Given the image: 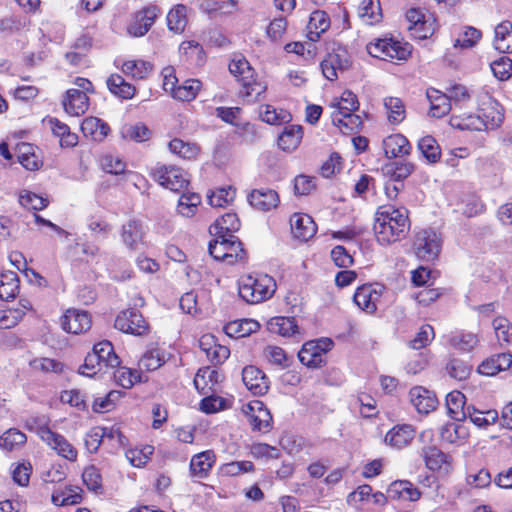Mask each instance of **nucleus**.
Returning a JSON list of instances; mask_svg holds the SVG:
<instances>
[{"label": "nucleus", "mask_w": 512, "mask_h": 512, "mask_svg": "<svg viewBox=\"0 0 512 512\" xmlns=\"http://www.w3.org/2000/svg\"><path fill=\"white\" fill-rule=\"evenodd\" d=\"M410 229L406 208L392 205L380 206L375 214L374 232L381 245H389L403 239Z\"/></svg>", "instance_id": "1"}, {"label": "nucleus", "mask_w": 512, "mask_h": 512, "mask_svg": "<svg viewBox=\"0 0 512 512\" xmlns=\"http://www.w3.org/2000/svg\"><path fill=\"white\" fill-rule=\"evenodd\" d=\"M275 280L267 274L244 275L239 279V296L249 304L270 299L276 291Z\"/></svg>", "instance_id": "2"}, {"label": "nucleus", "mask_w": 512, "mask_h": 512, "mask_svg": "<svg viewBox=\"0 0 512 512\" xmlns=\"http://www.w3.org/2000/svg\"><path fill=\"white\" fill-rule=\"evenodd\" d=\"M368 53L385 61L406 60L411 54V46L391 38L377 39L367 45Z\"/></svg>", "instance_id": "3"}, {"label": "nucleus", "mask_w": 512, "mask_h": 512, "mask_svg": "<svg viewBox=\"0 0 512 512\" xmlns=\"http://www.w3.org/2000/svg\"><path fill=\"white\" fill-rule=\"evenodd\" d=\"M229 71L242 83L244 91L241 93L244 96L249 97L253 94L259 96L264 93L266 87L255 80L254 70L244 57L238 56L232 59Z\"/></svg>", "instance_id": "4"}, {"label": "nucleus", "mask_w": 512, "mask_h": 512, "mask_svg": "<svg viewBox=\"0 0 512 512\" xmlns=\"http://www.w3.org/2000/svg\"><path fill=\"white\" fill-rule=\"evenodd\" d=\"M333 347L329 338L306 342L298 353L300 362L309 368H318L325 363V354Z\"/></svg>", "instance_id": "5"}, {"label": "nucleus", "mask_w": 512, "mask_h": 512, "mask_svg": "<svg viewBox=\"0 0 512 512\" xmlns=\"http://www.w3.org/2000/svg\"><path fill=\"white\" fill-rule=\"evenodd\" d=\"M151 176L161 186L175 192L186 188L189 183L186 173L175 166L157 165L151 170Z\"/></svg>", "instance_id": "6"}, {"label": "nucleus", "mask_w": 512, "mask_h": 512, "mask_svg": "<svg viewBox=\"0 0 512 512\" xmlns=\"http://www.w3.org/2000/svg\"><path fill=\"white\" fill-rule=\"evenodd\" d=\"M37 435L60 457L71 462L77 460V449L63 435L52 431L48 426H40Z\"/></svg>", "instance_id": "7"}, {"label": "nucleus", "mask_w": 512, "mask_h": 512, "mask_svg": "<svg viewBox=\"0 0 512 512\" xmlns=\"http://www.w3.org/2000/svg\"><path fill=\"white\" fill-rule=\"evenodd\" d=\"M441 248L440 236L432 229L418 232L414 240L415 254L419 259L431 261L437 258Z\"/></svg>", "instance_id": "8"}, {"label": "nucleus", "mask_w": 512, "mask_h": 512, "mask_svg": "<svg viewBox=\"0 0 512 512\" xmlns=\"http://www.w3.org/2000/svg\"><path fill=\"white\" fill-rule=\"evenodd\" d=\"M385 291L386 287L383 284H366L357 288L353 299L361 310L372 314L377 310L378 303Z\"/></svg>", "instance_id": "9"}, {"label": "nucleus", "mask_w": 512, "mask_h": 512, "mask_svg": "<svg viewBox=\"0 0 512 512\" xmlns=\"http://www.w3.org/2000/svg\"><path fill=\"white\" fill-rule=\"evenodd\" d=\"M114 326L124 333L135 336L145 335L149 328L142 314L135 309H128L119 313L115 319Z\"/></svg>", "instance_id": "10"}, {"label": "nucleus", "mask_w": 512, "mask_h": 512, "mask_svg": "<svg viewBox=\"0 0 512 512\" xmlns=\"http://www.w3.org/2000/svg\"><path fill=\"white\" fill-rule=\"evenodd\" d=\"M253 430L268 432L271 428L272 416L263 402L254 400L242 408Z\"/></svg>", "instance_id": "11"}, {"label": "nucleus", "mask_w": 512, "mask_h": 512, "mask_svg": "<svg viewBox=\"0 0 512 512\" xmlns=\"http://www.w3.org/2000/svg\"><path fill=\"white\" fill-rule=\"evenodd\" d=\"M160 10L156 6H149L138 11L133 21L127 27V33L132 37L144 36L155 23Z\"/></svg>", "instance_id": "12"}, {"label": "nucleus", "mask_w": 512, "mask_h": 512, "mask_svg": "<svg viewBox=\"0 0 512 512\" xmlns=\"http://www.w3.org/2000/svg\"><path fill=\"white\" fill-rule=\"evenodd\" d=\"M91 324V317L84 310L68 309L61 317V327L67 333H85L91 328Z\"/></svg>", "instance_id": "13"}, {"label": "nucleus", "mask_w": 512, "mask_h": 512, "mask_svg": "<svg viewBox=\"0 0 512 512\" xmlns=\"http://www.w3.org/2000/svg\"><path fill=\"white\" fill-rule=\"evenodd\" d=\"M478 112L485 124V131L494 130L503 122L504 115L499 109V104L487 93L483 94Z\"/></svg>", "instance_id": "14"}, {"label": "nucleus", "mask_w": 512, "mask_h": 512, "mask_svg": "<svg viewBox=\"0 0 512 512\" xmlns=\"http://www.w3.org/2000/svg\"><path fill=\"white\" fill-rule=\"evenodd\" d=\"M348 66L347 53L343 49L329 53L321 62L322 73L329 81L336 80L338 78V71H343Z\"/></svg>", "instance_id": "15"}, {"label": "nucleus", "mask_w": 512, "mask_h": 512, "mask_svg": "<svg viewBox=\"0 0 512 512\" xmlns=\"http://www.w3.org/2000/svg\"><path fill=\"white\" fill-rule=\"evenodd\" d=\"M422 457L426 467L431 471L448 473L452 469V458L436 446L422 449Z\"/></svg>", "instance_id": "16"}, {"label": "nucleus", "mask_w": 512, "mask_h": 512, "mask_svg": "<svg viewBox=\"0 0 512 512\" xmlns=\"http://www.w3.org/2000/svg\"><path fill=\"white\" fill-rule=\"evenodd\" d=\"M244 385L254 395H264L269 389L267 376L255 366H246L242 371Z\"/></svg>", "instance_id": "17"}, {"label": "nucleus", "mask_w": 512, "mask_h": 512, "mask_svg": "<svg viewBox=\"0 0 512 512\" xmlns=\"http://www.w3.org/2000/svg\"><path fill=\"white\" fill-rule=\"evenodd\" d=\"M415 438V429L409 424H399L391 428L385 435L384 441L394 449L401 450L409 446Z\"/></svg>", "instance_id": "18"}, {"label": "nucleus", "mask_w": 512, "mask_h": 512, "mask_svg": "<svg viewBox=\"0 0 512 512\" xmlns=\"http://www.w3.org/2000/svg\"><path fill=\"white\" fill-rule=\"evenodd\" d=\"M193 382L202 395L216 393L221 382V374L215 368L203 367L197 371Z\"/></svg>", "instance_id": "19"}, {"label": "nucleus", "mask_w": 512, "mask_h": 512, "mask_svg": "<svg viewBox=\"0 0 512 512\" xmlns=\"http://www.w3.org/2000/svg\"><path fill=\"white\" fill-rule=\"evenodd\" d=\"M409 398L411 404L421 414L430 413L438 404L436 395L422 386L411 388L409 391Z\"/></svg>", "instance_id": "20"}, {"label": "nucleus", "mask_w": 512, "mask_h": 512, "mask_svg": "<svg viewBox=\"0 0 512 512\" xmlns=\"http://www.w3.org/2000/svg\"><path fill=\"white\" fill-rule=\"evenodd\" d=\"M291 232L294 238L307 241L312 238L317 226L312 217L304 213H295L290 218Z\"/></svg>", "instance_id": "21"}, {"label": "nucleus", "mask_w": 512, "mask_h": 512, "mask_svg": "<svg viewBox=\"0 0 512 512\" xmlns=\"http://www.w3.org/2000/svg\"><path fill=\"white\" fill-rule=\"evenodd\" d=\"M421 497L418 488L408 480H396L387 489V498L415 502Z\"/></svg>", "instance_id": "22"}, {"label": "nucleus", "mask_w": 512, "mask_h": 512, "mask_svg": "<svg viewBox=\"0 0 512 512\" xmlns=\"http://www.w3.org/2000/svg\"><path fill=\"white\" fill-rule=\"evenodd\" d=\"M63 107L71 116L83 115L88 110L89 98L84 91L69 89L63 99Z\"/></svg>", "instance_id": "23"}, {"label": "nucleus", "mask_w": 512, "mask_h": 512, "mask_svg": "<svg viewBox=\"0 0 512 512\" xmlns=\"http://www.w3.org/2000/svg\"><path fill=\"white\" fill-rule=\"evenodd\" d=\"M249 203L261 211H269L279 204V196L276 191L267 188L255 189L248 196Z\"/></svg>", "instance_id": "24"}, {"label": "nucleus", "mask_w": 512, "mask_h": 512, "mask_svg": "<svg viewBox=\"0 0 512 512\" xmlns=\"http://www.w3.org/2000/svg\"><path fill=\"white\" fill-rule=\"evenodd\" d=\"M144 230L142 223L130 220L122 226L121 238L125 246L131 250H138L143 244Z\"/></svg>", "instance_id": "25"}, {"label": "nucleus", "mask_w": 512, "mask_h": 512, "mask_svg": "<svg viewBox=\"0 0 512 512\" xmlns=\"http://www.w3.org/2000/svg\"><path fill=\"white\" fill-rule=\"evenodd\" d=\"M383 150L387 158H398L408 155L411 145L402 134H392L383 140Z\"/></svg>", "instance_id": "26"}, {"label": "nucleus", "mask_w": 512, "mask_h": 512, "mask_svg": "<svg viewBox=\"0 0 512 512\" xmlns=\"http://www.w3.org/2000/svg\"><path fill=\"white\" fill-rule=\"evenodd\" d=\"M331 119L333 124L344 134L352 133L362 126L361 117L354 114V111L344 113L340 110H332Z\"/></svg>", "instance_id": "27"}, {"label": "nucleus", "mask_w": 512, "mask_h": 512, "mask_svg": "<svg viewBox=\"0 0 512 512\" xmlns=\"http://www.w3.org/2000/svg\"><path fill=\"white\" fill-rule=\"evenodd\" d=\"M109 130V126L96 117H87L81 123L83 135L96 142L103 141L108 135Z\"/></svg>", "instance_id": "28"}, {"label": "nucleus", "mask_w": 512, "mask_h": 512, "mask_svg": "<svg viewBox=\"0 0 512 512\" xmlns=\"http://www.w3.org/2000/svg\"><path fill=\"white\" fill-rule=\"evenodd\" d=\"M426 95L430 102V114L433 117L441 118L450 112L451 103L445 93H442L437 89L430 88L427 90Z\"/></svg>", "instance_id": "29"}, {"label": "nucleus", "mask_w": 512, "mask_h": 512, "mask_svg": "<svg viewBox=\"0 0 512 512\" xmlns=\"http://www.w3.org/2000/svg\"><path fill=\"white\" fill-rule=\"evenodd\" d=\"M494 47L501 53H512V23L502 21L494 30Z\"/></svg>", "instance_id": "30"}, {"label": "nucleus", "mask_w": 512, "mask_h": 512, "mask_svg": "<svg viewBox=\"0 0 512 512\" xmlns=\"http://www.w3.org/2000/svg\"><path fill=\"white\" fill-rule=\"evenodd\" d=\"M466 397L460 391H452L446 396V406L448 415L455 421L466 420V411L468 406L465 405Z\"/></svg>", "instance_id": "31"}, {"label": "nucleus", "mask_w": 512, "mask_h": 512, "mask_svg": "<svg viewBox=\"0 0 512 512\" xmlns=\"http://www.w3.org/2000/svg\"><path fill=\"white\" fill-rule=\"evenodd\" d=\"M93 349L105 370L119 367L120 358L115 353L114 347L110 341H101L95 344Z\"/></svg>", "instance_id": "32"}, {"label": "nucleus", "mask_w": 512, "mask_h": 512, "mask_svg": "<svg viewBox=\"0 0 512 512\" xmlns=\"http://www.w3.org/2000/svg\"><path fill=\"white\" fill-rule=\"evenodd\" d=\"M330 27V19L326 12L316 10L311 13L307 25V36L311 41H317L320 35Z\"/></svg>", "instance_id": "33"}, {"label": "nucleus", "mask_w": 512, "mask_h": 512, "mask_svg": "<svg viewBox=\"0 0 512 512\" xmlns=\"http://www.w3.org/2000/svg\"><path fill=\"white\" fill-rule=\"evenodd\" d=\"M303 136L302 127L299 125H289L284 128L278 137V146L283 151H294L300 144Z\"/></svg>", "instance_id": "34"}, {"label": "nucleus", "mask_w": 512, "mask_h": 512, "mask_svg": "<svg viewBox=\"0 0 512 512\" xmlns=\"http://www.w3.org/2000/svg\"><path fill=\"white\" fill-rule=\"evenodd\" d=\"M215 463V454L211 450L194 455L190 461V471L194 476L203 478Z\"/></svg>", "instance_id": "35"}, {"label": "nucleus", "mask_w": 512, "mask_h": 512, "mask_svg": "<svg viewBox=\"0 0 512 512\" xmlns=\"http://www.w3.org/2000/svg\"><path fill=\"white\" fill-rule=\"evenodd\" d=\"M107 87L115 96L122 99H131L134 97L136 88L125 81L119 74H112L107 79Z\"/></svg>", "instance_id": "36"}, {"label": "nucleus", "mask_w": 512, "mask_h": 512, "mask_svg": "<svg viewBox=\"0 0 512 512\" xmlns=\"http://www.w3.org/2000/svg\"><path fill=\"white\" fill-rule=\"evenodd\" d=\"M240 225V220L235 213H226L216 220L211 226L210 232L214 235L225 234L226 237H229V234H234L239 230Z\"/></svg>", "instance_id": "37"}, {"label": "nucleus", "mask_w": 512, "mask_h": 512, "mask_svg": "<svg viewBox=\"0 0 512 512\" xmlns=\"http://www.w3.org/2000/svg\"><path fill=\"white\" fill-rule=\"evenodd\" d=\"M418 150L429 164L437 163L441 158V148L436 139L430 135L422 137L418 141Z\"/></svg>", "instance_id": "38"}, {"label": "nucleus", "mask_w": 512, "mask_h": 512, "mask_svg": "<svg viewBox=\"0 0 512 512\" xmlns=\"http://www.w3.org/2000/svg\"><path fill=\"white\" fill-rule=\"evenodd\" d=\"M359 17L367 25H373L382 19L379 0H363L358 8Z\"/></svg>", "instance_id": "39"}, {"label": "nucleus", "mask_w": 512, "mask_h": 512, "mask_svg": "<svg viewBox=\"0 0 512 512\" xmlns=\"http://www.w3.org/2000/svg\"><path fill=\"white\" fill-rule=\"evenodd\" d=\"M168 149L171 153L187 160L196 159L200 152V147L196 143L185 142L179 138L172 139L168 143Z\"/></svg>", "instance_id": "40"}, {"label": "nucleus", "mask_w": 512, "mask_h": 512, "mask_svg": "<svg viewBox=\"0 0 512 512\" xmlns=\"http://www.w3.org/2000/svg\"><path fill=\"white\" fill-rule=\"evenodd\" d=\"M450 125L459 130L485 131V124L481 120L479 112L477 114L452 116Z\"/></svg>", "instance_id": "41"}, {"label": "nucleus", "mask_w": 512, "mask_h": 512, "mask_svg": "<svg viewBox=\"0 0 512 512\" xmlns=\"http://www.w3.org/2000/svg\"><path fill=\"white\" fill-rule=\"evenodd\" d=\"M259 329V323L253 319H242L230 322L226 325L227 335L234 338H243L256 332Z\"/></svg>", "instance_id": "42"}, {"label": "nucleus", "mask_w": 512, "mask_h": 512, "mask_svg": "<svg viewBox=\"0 0 512 512\" xmlns=\"http://www.w3.org/2000/svg\"><path fill=\"white\" fill-rule=\"evenodd\" d=\"M469 419L475 426L479 428H487L496 423L498 420V412L496 410L480 411L473 406H468L466 411V419Z\"/></svg>", "instance_id": "43"}, {"label": "nucleus", "mask_w": 512, "mask_h": 512, "mask_svg": "<svg viewBox=\"0 0 512 512\" xmlns=\"http://www.w3.org/2000/svg\"><path fill=\"white\" fill-rule=\"evenodd\" d=\"M122 72L133 79H145L152 71V65L144 60H127L121 65Z\"/></svg>", "instance_id": "44"}, {"label": "nucleus", "mask_w": 512, "mask_h": 512, "mask_svg": "<svg viewBox=\"0 0 512 512\" xmlns=\"http://www.w3.org/2000/svg\"><path fill=\"white\" fill-rule=\"evenodd\" d=\"M415 170V165L412 162L396 161L385 165L384 172L391 181L402 182L409 177Z\"/></svg>", "instance_id": "45"}, {"label": "nucleus", "mask_w": 512, "mask_h": 512, "mask_svg": "<svg viewBox=\"0 0 512 512\" xmlns=\"http://www.w3.org/2000/svg\"><path fill=\"white\" fill-rule=\"evenodd\" d=\"M187 24V7L177 5L167 15V26L170 31L180 34L185 30Z\"/></svg>", "instance_id": "46"}, {"label": "nucleus", "mask_w": 512, "mask_h": 512, "mask_svg": "<svg viewBox=\"0 0 512 512\" xmlns=\"http://www.w3.org/2000/svg\"><path fill=\"white\" fill-rule=\"evenodd\" d=\"M468 432L463 425L457 423H446L440 429V438L449 444H456L465 440Z\"/></svg>", "instance_id": "47"}, {"label": "nucleus", "mask_w": 512, "mask_h": 512, "mask_svg": "<svg viewBox=\"0 0 512 512\" xmlns=\"http://www.w3.org/2000/svg\"><path fill=\"white\" fill-rule=\"evenodd\" d=\"M202 88V83L198 79H187L178 85L173 98L180 101L194 100Z\"/></svg>", "instance_id": "48"}, {"label": "nucleus", "mask_w": 512, "mask_h": 512, "mask_svg": "<svg viewBox=\"0 0 512 512\" xmlns=\"http://www.w3.org/2000/svg\"><path fill=\"white\" fill-rule=\"evenodd\" d=\"M259 116L263 122L270 125H279L290 121L291 115L286 110L277 111L271 105H261L259 108Z\"/></svg>", "instance_id": "49"}, {"label": "nucleus", "mask_w": 512, "mask_h": 512, "mask_svg": "<svg viewBox=\"0 0 512 512\" xmlns=\"http://www.w3.org/2000/svg\"><path fill=\"white\" fill-rule=\"evenodd\" d=\"M19 290V280L15 273L9 272L0 275V299H13Z\"/></svg>", "instance_id": "50"}, {"label": "nucleus", "mask_w": 512, "mask_h": 512, "mask_svg": "<svg viewBox=\"0 0 512 512\" xmlns=\"http://www.w3.org/2000/svg\"><path fill=\"white\" fill-rule=\"evenodd\" d=\"M165 354L159 348L147 350L139 360L140 369L155 371L165 363Z\"/></svg>", "instance_id": "51"}, {"label": "nucleus", "mask_w": 512, "mask_h": 512, "mask_svg": "<svg viewBox=\"0 0 512 512\" xmlns=\"http://www.w3.org/2000/svg\"><path fill=\"white\" fill-rule=\"evenodd\" d=\"M201 203V197L197 193H184L180 196L177 211L184 217L195 215L198 205Z\"/></svg>", "instance_id": "52"}, {"label": "nucleus", "mask_w": 512, "mask_h": 512, "mask_svg": "<svg viewBox=\"0 0 512 512\" xmlns=\"http://www.w3.org/2000/svg\"><path fill=\"white\" fill-rule=\"evenodd\" d=\"M122 137L135 142H144L150 139L151 131L143 123L127 124L122 127Z\"/></svg>", "instance_id": "53"}, {"label": "nucleus", "mask_w": 512, "mask_h": 512, "mask_svg": "<svg viewBox=\"0 0 512 512\" xmlns=\"http://www.w3.org/2000/svg\"><path fill=\"white\" fill-rule=\"evenodd\" d=\"M436 27L437 25L435 17L432 14H428L415 26H408V30L414 38L422 40L433 35Z\"/></svg>", "instance_id": "54"}, {"label": "nucleus", "mask_w": 512, "mask_h": 512, "mask_svg": "<svg viewBox=\"0 0 512 512\" xmlns=\"http://www.w3.org/2000/svg\"><path fill=\"white\" fill-rule=\"evenodd\" d=\"M268 328L271 332L282 336H290L297 331L294 319L288 317L272 318L268 323Z\"/></svg>", "instance_id": "55"}, {"label": "nucleus", "mask_w": 512, "mask_h": 512, "mask_svg": "<svg viewBox=\"0 0 512 512\" xmlns=\"http://www.w3.org/2000/svg\"><path fill=\"white\" fill-rule=\"evenodd\" d=\"M30 367L43 373L60 374L64 370V364L56 359L39 357L30 361Z\"/></svg>", "instance_id": "56"}, {"label": "nucleus", "mask_w": 512, "mask_h": 512, "mask_svg": "<svg viewBox=\"0 0 512 512\" xmlns=\"http://www.w3.org/2000/svg\"><path fill=\"white\" fill-rule=\"evenodd\" d=\"M27 437L20 430L11 428L5 431L0 437V447L7 451H12L17 447L23 445Z\"/></svg>", "instance_id": "57"}, {"label": "nucleus", "mask_w": 512, "mask_h": 512, "mask_svg": "<svg viewBox=\"0 0 512 512\" xmlns=\"http://www.w3.org/2000/svg\"><path fill=\"white\" fill-rule=\"evenodd\" d=\"M384 106L387 110L388 120L391 123L398 124L404 120L405 106L401 99L388 97L384 100Z\"/></svg>", "instance_id": "58"}, {"label": "nucleus", "mask_w": 512, "mask_h": 512, "mask_svg": "<svg viewBox=\"0 0 512 512\" xmlns=\"http://www.w3.org/2000/svg\"><path fill=\"white\" fill-rule=\"evenodd\" d=\"M479 338L477 334L471 332H460L450 339V344L461 351L469 352L477 346Z\"/></svg>", "instance_id": "59"}, {"label": "nucleus", "mask_w": 512, "mask_h": 512, "mask_svg": "<svg viewBox=\"0 0 512 512\" xmlns=\"http://www.w3.org/2000/svg\"><path fill=\"white\" fill-rule=\"evenodd\" d=\"M358 107L359 102L357 96L349 90L344 91L339 99H334L330 104L332 110H340L344 113L356 111Z\"/></svg>", "instance_id": "60"}, {"label": "nucleus", "mask_w": 512, "mask_h": 512, "mask_svg": "<svg viewBox=\"0 0 512 512\" xmlns=\"http://www.w3.org/2000/svg\"><path fill=\"white\" fill-rule=\"evenodd\" d=\"M30 19L22 15H10L0 20V31L19 32L30 26Z\"/></svg>", "instance_id": "61"}, {"label": "nucleus", "mask_w": 512, "mask_h": 512, "mask_svg": "<svg viewBox=\"0 0 512 512\" xmlns=\"http://www.w3.org/2000/svg\"><path fill=\"white\" fill-rule=\"evenodd\" d=\"M153 450V447L150 445L142 448H131L126 451L125 456L132 466L140 468L147 463Z\"/></svg>", "instance_id": "62"}, {"label": "nucleus", "mask_w": 512, "mask_h": 512, "mask_svg": "<svg viewBox=\"0 0 512 512\" xmlns=\"http://www.w3.org/2000/svg\"><path fill=\"white\" fill-rule=\"evenodd\" d=\"M493 75L500 81H506L512 76V60L502 56L490 64Z\"/></svg>", "instance_id": "63"}, {"label": "nucleus", "mask_w": 512, "mask_h": 512, "mask_svg": "<svg viewBox=\"0 0 512 512\" xmlns=\"http://www.w3.org/2000/svg\"><path fill=\"white\" fill-rule=\"evenodd\" d=\"M495 335L500 344L512 342V325L504 317H497L493 320Z\"/></svg>", "instance_id": "64"}]
</instances>
